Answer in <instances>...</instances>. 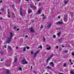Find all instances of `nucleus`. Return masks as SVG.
<instances>
[{
	"mask_svg": "<svg viewBox=\"0 0 74 74\" xmlns=\"http://www.w3.org/2000/svg\"><path fill=\"white\" fill-rule=\"evenodd\" d=\"M25 64H27V62L25 61Z\"/></svg>",
	"mask_w": 74,
	"mask_h": 74,
	"instance_id": "nucleus-36",
	"label": "nucleus"
},
{
	"mask_svg": "<svg viewBox=\"0 0 74 74\" xmlns=\"http://www.w3.org/2000/svg\"><path fill=\"white\" fill-rule=\"evenodd\" d=\"M41 8L39 9L38 10V14H41Z\"/></svg>",
	"mask_w": 74,
	"mask_h": 74,
	"instance_id": "nucleus-6",
	"label": "nucleus"
},
{
	"mask_svg": "<svg viewBox=\"0 0 74 74\" xmlns=\"http://www.w3.org/2000/svg\"><path fill=\"white\" fill-rule=\"evenodd\" d=\"M71 74H74V71H71L70 72Z\"/></svg>",
	"mask_w": 74,
	"mask_h": 74,
	"instance_id": "nucleus-15",
	"label": "nucleus"
},
{
	"mask_svg": "<svg viewBox=\"0 0 74 74\" xmlns=\"http://www.w3.org/2000/svg\"><path fill=\"white\" fill-rule=\"evenodd\" d=\"M61 33V32H59V33H57L58 36H60V34Z\"/></svg>",
	"mask_w": 74,
	"mask_h": 74,
	"instance_id": "nucleus-13",
	"label": "nucleus"
},
{
	"mask_svg": "<svg viewBox=\"0 0 74 74\" xmlns=\"http://www.w3.org/2000/svg\"><path fill=\"white\" fill-rule=\"evenodd\" d=\"M31 69H33V66H31Z\"/></svg>",
	"mask_w": 74,
	"mask_h": 74,
	"instance_id": "nucleus-48",
	"label": "nucleus"
},
{
	"mask_svg": "<svg viewBox=\"0 0 74 74\" xmlns=\"http://www.w3.org/2000/svg\"><path fill=\"white\" fill-rule=\"evenodd\" d=\"M52 26V23H50L47 26L48 27H51Z\"/></svg>",
	"mask_w": 74,
	"mask_h": 74,
	"instance_id": "nucleus-8",
	"label": "nucleus"
},
{
	"mask_svg": "<svg viewBox=\"0 0 74 74\" xmlns=\"http://www.w3.org/2000/svg\"><path fill=\"white\" fill-rule=\"evenodd\" d=\"M3 19V18L2 17H1L0 19Z\"/></svg>",
	"mask_w": 74,
	"mask_h": 74,
	"instance_id": "nucleus-52",
	"label": "nucleus"
},
{
	"mask_svg": "<svg viewBox=\"0 0 74 74\" xmlns=\"http://www.w3.org/2000/svg\"><path fill=\"white\" fill-rule=\"evenodd\" d=\"M45 74H48V73H46Z\"/></svg>",
	"mask_w": 74,
	"mask_h": 74,
	"instance_id": "nucleus-64",
	"label": "nucleus"
},
{
	"mask_svg": "<svg viewBox=\"0 0 74 74\" xmlns=\"http://www.w3.org/2000/svg\"><path fill=\"white\" fill-rule=\"evenodd\" d=\"M53 37H54V38H55L56 37V35H53Z\"/></svg>",
	"mask_w": 74,
	"mask_h": 74,
	"instance_id": "nucleus-35",
	"label": "nucleus"
},
{
	"mask_svg": "<svg viewBox=\"0 0 74 74\" xmlns=\"http://www.w3.org/2000/svg\"><path fill=\"white\" fill-rule=\"evenodd\" d=\"M71 64H73V63L72 62H71Z\"/></svg>",
	"mask_w": 74,
	"mask_h": 74,
	"instance_id": "nucleus-54",
	"label": "nucleus"
},
{
	"mask_svg": "<svg viewBox=\"0 0 74 74\" xmlns=\"http://www.w3.org/2000/svg\"><path fill=\"white\" fill-rule=\"evenodd\" d=\"M19 69L20 71H22V68L21 67H20L19 68Z\"/></svg>",
	"mask_w": 74,
	"mask_h": 74,
	"instance_id": "nucleus-23",
	"label": "nucleus"
},
{
	"mask_svg": "<svg viewBox=\"0 0 74 74\" xmlns=\"http://www.w3.org/2000/svg\"><path fill=\"white\" fill-rule=\"evenodd\" d=\"M27 37H28V36L27 35H26L25 36V38H27Z\"/></svg>",
	"mask_w": 74,
	"mask_h": 74,
	"instance_id": "nucleus-42",
	"label": "nucleus"
},
{
	"mask_svg": "<svg viewBox=\"0 0 74 74\" xmlns=\"http://www.w3.org/2000/svg\"><path fill=\"white\" fill-rule=\"evenodd\" d=\"M28 12L29 14H30V13H32V10H28Z\"/></svg>",
	"mask_w": 74,
	"mask_h": 74,
	"instance_id": "nucleus-9",
	"label": "nucleus"
},
{
	"mask_svg": "<svg viewBox=\"0 0 74 74\" xmlns=\"http://www.w3.org/2000/svg\"><path fill=\"white\" fill-rule=\"evenodd\" d=\"M67 2H68V1H65L64 2V4H65L66 3H67Z\"/></svg>",
	"mask_w": 74,
	"mask_h": 74,
	"instance_id": "nucleus-29",
	"label": "nucleus"
},
{
	"mask_svg": "<svg viewBox=\"0 0 74 74\" xmlns=\"http://www.w3.org/2000/svg\"><path fill=\"white\" fill-rule=\"evenodd\" d=\"M8 11H10V10H9V9H8Z\"/></svg>",
	"mask_w": 74,
	"mask_h": 74,
	"instance_id": "nucleus-55",
	"label": "nucleus"
},
{
	"mask_svg": "<svg viewBox=\"0 0 74 74\" xmlns=\"http://www.w3.org/2000/svg\"><path fill=\"white\" fill-rule=\"evenodd\" d=\"M62 40H63V38H61L58 40V41L59 42H60V41H62Z\"/></svg>",
	"mask_w": 74,
	"mask_h": 74,
	"instance_id": "nucleus-12",
	"label": "nucleus"
},
{
	"mask_svg": "<svg viewBox=\"0 0 74 74\" xmlns=\"http://www.w3.org/2000/svg\"><path fill=\"white\" fill-rule=\"evenodd\" d=\"M64 52H65V53H67V52H68V51L66 50Z\"/></svg>",
	"mask_w": 74,
	"mask_h": 74,
	"instance_id": "nucleus-30",
	"label": "nucleus"
},
{
	"mask_svg": "<svg viewBox=\"0 0 74 74\" xmlns=\"http://www.w3.org/2000/svg\"><path fill=\"white\" fill-rule=\"evenodd\" d=\"M30 30L31 32H32V33H34V30L33 29V28H31L30 29Z\"/></svg>",
	"mask_w": 74,
	"mask_h": 74,
	"instance_id": "nucleus-4",
	"label": "nucleus"
},
{
	"mask_svg": "<svg viewBox=\"0 0 74 74\" xmlns=\"http://www.w3.org/2000/svg\"><path fill=\"white\" fill-rule=\"evenodd\" d=\"M42 16H44V14H43Z\"/></svg>",
	"mask_w": 74,
	"mask_h": 74,
	"instance_id": "nucleus-60",
	"label": "nucleus"
},
{
	"mask_svg": "<svg viewBox=\"0 0 74 74\" xmlns=\"http://www.w3.org/2000/svg\"><path fill=\"white\" fill-rule=\"evenodd\" d=\"M64 22H66L67 21V19L66 18H65L64 19Z\"/></svg>",
	"mask_w": 74,
	"mask_h": 74,
	"instance_id": "nucleus-11",
	"label": "nucleus"
},
{
	"mask_svg": "<svg viewBox=\"0 0 74 74\" xmlns=\"http://www.w3.org/2000/svg\"><path fill=\"white\" fill-rule=\"evenodd\" d=\"M40 4H41V3H39V5H40Z\"/></svg>",
	"mask_w": 74,
	"mask_h": 74,
	"instance_id": "nucleus-61",
	"label": "nucleus"
},
{
	"mask_svg": "<svg viewBox=\"0 0 74 74\" xmlns=\"http://www.w3.org/2000/svg\"><path fill=\"white\" fill-rule=\"evenodd\" d=\"M20 14L21 15V16H23V14L22 12H20Z\"/></svg>",
	"mask_w": 74,
	"mask_h": 74,
	"instance_id": "nucleus-19",
	"label": "nucleus"
},
{
	"mask_svg": "<svg viewBox=\"0 0 74 74\" xmlns=\"http://www.w3.org/2000/svg\"><path fill=\"white\" fill-rule=\"evenodd\" d=\"M38 48H41V49H42V46H40Z\"/></svg>",
	"mask_w": 74,
	"mask_h": 74,
	"instance_id": "nucleus-25",
	"label": "nucleus"
},
{
	"mask_svg": "<svg viewBox=\"0 0 74 74\" xmlns=\"http://www.w3.org/2000/svg\"><path fill=\"white\" fill-rule=\"evenodd\" d=\"M58 19H60V17L59 16H58Z\"/></svg>",
	"mask_w": 74,
	"mask_h": 74,
	"instance_id": "nucleus-49",
	"label": "nucleus"
},
{
	"mask_svg": "<svg viewBox=\"0 0 74 74\" xmlns=\"http://www.w3.org/2000/svg\"><path fill=\"white\" fill-rule=\"evenodd\" d=\"M47 47H47V49H48V50H50L51 48V47L49 46V45H47Z\"/></svg>",
	"mask_w": 74,
	"mask_h": 74,
	"instance_id": "nucleus-7",
	"label": "nucleus"
},
{
	"mask_svg": "<svg viewBox=\"0 0 74 74\" xmlns=\"http://www.w3.org/2000/svg\"><path fill=\"white\" fill-rule=\"evenodd\" d=\"M49 60H48V59H47V60L46 61H47V63H48Z\"/></svg>",
	"mask_w": 74,
	"mask_h": 74,
	"instance_id": "nucleus-38",
	"label": "nucleus"
},
{
	"mask_svg": "<svg viewBox=\"0 0 74 74\" xmlns=\"http://www.w3.org/2000/svg\"><path fill=\"white\" fill-rule=\"evenodd\" d=\"M72 55L73 56H74V53L73 52L72 53Z\"/></svg>",
	"mask_w": 74,
	"mask_h": 74,
	"instance_id": "nucleus-32",
	"label": "nucleus"
},
{
	"mask_svg": "<svg viewBox=\"0 0 74 74\" xmlns=\"http://www.w3.org/2000/svg\"><path fill=\"white\" fill-rule=\"evenodd\" d=\"M20 10V12H22V10H23L22 8H21Z\"/></svg>",
	"mask_w": 74,
	"mask_h": 74,
	"instance_id": "nucleus-24",
	"label": "nucleus"
},
{
	"mask_svg": "<svg viewBox=\"0 0 74 74\" xmlns=\"http://www.w3.org/2000/svg\"><path fill=\"white\" fill-rule=\"evenodd\" d=\"M50 64H53V63L52 62H51L50 63Z\"/></svg>",
	"mask_w": 74,
	"mask_h": 74,
	"instance_id": "nucleus-31",
	"label": "nucleus"
},
{
	"mask_svg": "<svg viewBox=\"0 0 74 74\" xmlns=\"http://www.w3.org/2000/svg\"><path fill=\"white\" fill-rule=\"evenodd\" d=\"M6 74H11V72L9 71V70H7L6 72Z\"/></svg>",
	"mask_w": 74,
	"mask_h": 74,
	"instance_id": "nucleus-3",
	"label": "nucleus"
},
{
	"mask_svg": "<svg viewBox=\"0 0 74 74\" xmlns=\"http://www.w3.org/2000/svg\"><path fill=\"white\" fill-rule=\"evenodd\" d=\"M8 48L10 49V50H11V46H8Z\"/></svg>",
	"mask_w": 74,
	"mask_h": 74,
	"instance_id": "nucleus-16",
	"label": "nucleus"
},
{
	"mask_svg": "<svg viewBox=\"0 0 74 74\" xmlns=\"http://www.w3.org/2000/svg\"><path fill=\"white\" fill-rule=\"evenodd\" d=\"M25 61H26V60L25 59H23V60L22 61V62H25Z\"/></svg>",
	"mask_w": 74,
	"mask_h": 74,
	"instance_id": "nucleus-18",
	"label": "nucleus"
},
{
	"mask_svg": "<svg viewBox=\"0 0 74 74\" xmlns=\"http://www.w3.org/2000/svg\"><path fill=\"white\" fill-rule=\"evenodd\" d=\"M23 51H26V47H24L23 49Z\"/></svg>",
	"mask_w": 74,
	"mask_h": 74,
	"instance_id": "nucleus-21",
	"label": "nucleus"
},
{
	"mask_svg": "<svg viewBox=\"0 0 74 74\" xmlns=\"http://www.w3.org/2000/svg\"><path fill=\"white\" fill-rule=\"evenodd\" d=\"M8 18H10V16L9 15H8Z\"/></svg>",
	"mask_w": 74,
	"mask_h": 74,
	"instance_id": "nucleus-45",
	"label": "nucleus"
},
{
	"mask_svg": "<svg viewBox=\"0 0 74 74\" xmlns=\"http://www.w3.org/2000/svg\"><path fill=\"white\" fill-rule=\"evenodd\" d=\"M51 59V57H49L48 58V59L49 60H50Z\"/></svg>",
	"mask_w": 74,
	"mask_h": 74,
	"instance_id": "nucleus-33",
	"label": "nucleus"
},
{
	"mask_svg": "<svg viewBox=\"0 0 74 74\" xmlns=\"http://www.w3.org/2000/svg\"><path fill=\"white\" fill-rule=\"evenodd\" d=\"M8 14H10V12H8Z\"/></svg>",
	"mask_w": 74,
	"mask_h": 74,
	"instance_id": "nucleus-59",
	"label": "nucleus"
},
{
	"mask_svg": "<svg viewBox=\"0 0 74 74\" xmlns=\"http://www.w3.org/2000/svg\"><path fill=\"white\" fill-rule=\"evenodd\" d=\"M56 48L57 49H58L59 48V47H58V46H56Z\"/></svg>",
	"mask_w": 74,
	"mask_h": 74,
	"instance_id": "nucleus-41",
	"label": "nucleus"
},
{
	"mask_svg": "<svg viewBox=\"0 0 74 74\" xmlns=\"http://www.w3.org/2000/svg\"><path fill=\"white\" fill-rule=\"evenodd\" d=\"M22 64H23V65L25 64V63H22Z\"/></svg>",
	"mask_w": 74,
	"mask_h": 74,
	"instance_id": "nucleus-47",
	"label": "nucleus"
},
{
	"mask_svg": "<svg viewBox=\"0 0 74 74\" xmlns=\"http://www.w3.org/2000/svg\"><path fill=\"white\" fill-rule=\"evenodd\" d=\"M1 12H0V15H1Z\"/></svg>",
	"mask_w": 74,
	"mask_h": 74,
	"instance_id": "nucleus-56",
	"label": "nucleus"
},
{
	"mask_svg": "<svg viewBox=\"0 0 74 74\" xmlns=\"http://www.w3.org/2000/svg\"><path fill=\"white\" fill-rule=\"evenodd\" d=\"M4 10V9H1V11H3Z\"/></svg>",
	"mask_w": 74,
	"mask_h": 74,
	"instance_id": "nucleus-22",
	"label": "nucleus"
},
{
	"mask_svg": "<svg viewBox=\"0 0 74 74\" xmlns=\"http://www.w3.org/2000/svg\"><path fill=\"white\" fill-rule=\"evenodd\" d=\"M53 54L51 55L50 57V58H52V56H53Z\"/></svg>",
	"mask_w": 74,
	"mask_h": 74,
	"instance_id": "nucleus-27",
	"label": "nucleus"
},
{
	"mask_svg": "<svg viewBox=\"0 0 74 74\" xmlns=\"http://www.w3.org/2000/svg\"><path fill=\"white\" fill-rule=\"evenodd\" d=\"M45 38L44 37L43 39V41H45Z\"/></svg>",
	"mask_w": 74,
	"mask_h": 74,
	"instance_id": "nucleus-28",
	"label": "nucleus"
},
{
	"mask_svg": "<svg viewBox=\"0 0 74 74\" xmlns=\"http://www.w3.org/2000/svg\"><path fill=\"white\" fill-rule=\"evenodd\" d=\"M26 1H29V0H25Z\"/></svg>",
	"mask_w": 74,
	"mask_h": 74,
	"instance_id": "nucleus-50",
	"label": "nucleus"
},
{
	"mask_svg": "<svg viewBox=\"0 0 74 74\" xmlns=\"http://www.w3.org/2000/svg\"><path fill=\"white\" fill-rule=\"evenodd\" d=\"M19 30V28H18L17 29H16V30H17V31H18Z\"/></svg>",
	"mask_w": 74,
	"mask_h": 74,
	"instance_id": "nucleus-44",
	"label": "nucleus"
},
{
	"mask_svg": "<svg viewBox=\"0 0 74 74\" xmlns=\"http://www.w3.org/2000/svg\"><path fill=\"white\" fill-rule=\"evenodd\" d=\"M26 48H27V49H30V47H29L28 46Z\"/></svg>",
	"mask_w": 74,
	"mask_h": 74,
	"instance_id": "nucleus-26",
	"label": "nucleus"
},
{
	"mask_svg": "<svg viewBox=\"0 0 74 74\" xmlns=\"http://www.w3.org/2000/svg\"><path fill=\"white\" fill-rule=\"evenodd\" d=\"M43 27V26L42 25L40 27V29H42Z\"/></svg>",
	"mask_w": 74,
	"mask_h": 74,
	"instance_id": "nucleus-40",
	"label": "nucleus"
},
{
	"mask_svg": "<svg viewBox=\"0 0 74 74\" xmlns=\"http://www.w3.org/2000/svg\"><path fill=\"white\" fill-rule=\"evenodd\" d=\"M34 53V52L33 51H31V53H32V54H33V53Z\"/></svg>",
	"mask_w": 74,
	"mask_h": 74,
	"instance_id": "nucleus-39",
	"label": "nucleus"
},
{
	"mask_svg": "<svg viewBox=\"0 0 74 74\" xmlns=\"http://www.w3.org/2000/svg\"><path fill=\"white\" fill-rule=\"evenodd\" d=\"M56 25H57V24H59L60 25H62L63 24V22H58L57 23H56Z\"/></svg>",
	"mask_w": 74,
	"mask_h": 74,
	"instance_id": "nucleus-5",
	"label": "nucleus"
},
{
	"mask_svg": "<svg viewBox=\"0 0 74 74\" xmlns=\"http://www.w3.org/2000/svg\"><path fill=\"white\" fill-rule=\"evenodd\" d=\"M18 47H16V49H18Z\"/></svg>",
	"mask_w": 74,
	"mask_h": 74,
	"instance_id": "nucleus-57",
	"label": "nucleus"
},
{
	"mask_svg": "<svg viewBox=\"0 0 74 74\" xmlns=\"http://www.w3.org/2000/svg\"><path fill=\"white\" fill-rule=\"evenodd\" d=\"M0 3H2V1H1L0 2Z\"/></svg>",
	"mask_w": 74,
	"mask_h": 74,
	"instance_id": "nucleus-58",
	"label": "nucleus"
},
{
	"mask_svg": "<svg viewBox=\"0 0 74 74\" xmlns=\"http://www.w3.org/2000/svg\"><path fill=\"white\" fill-rule=\"evenodd\" d=\"M46 69H51V67L49 66H48L46 67Z\"/></svg>",
	"mask_w": 74,
	"mask_h": 74,
	"instance_id": "nucleus-14",
	"label": "nucleus"
},
{
	"mask_svg": "<svg viewBox=\"0 0 74 74\" xmlns=\"http://www.w3.org/2000/svg\"><path fill=\"white\" fill-rule=\"evenodd\" d=\"M69 61L70 63H71V59L69 60Z\"/></svg>",
	"mask_w": 74,
	"mask_h": 74,
	"instance_id": "nucleus-37",
	"label": "nucleus"
},
{
	"mask_svg": "<svg viewBox=\"0 0 74 74\" xmlns=\"http://www.w3.org/2000/svg\"><path fill=\"white\" fill-rule=\"evenodd\" d=\"M33 8H34V9H35V10H36L37 8L36 7H35V6H34L33 7Z\"/></svg>",
	"mask_w": 74,
	"mask_h": 74,
	"instance_id": "nucleus-17",
	"label": "nucleus"
},
{
	"mask_svg": "<svg viewBox=\"0 0 74 74\" xmlns=\"http://www.w3.org/2000/svg\"><path fill=\"white\" fill-rule=\"evenodd\" d=\"M34 6H33L32 4L29 5V7L31 8H33V7Z\"/></svg>",
	"mask_w": 74,
	"mask_h": 74,
	"instance_id": "nucleus-10",
	"label": "nucleus"
},
{
	"mask_svg": "<svg viewBox=\"0 0 74 74\" xmlns=\"http://www.w3.org/2000/svg\"><path fill=\"white\" fill-rule=\"evenodd\" d=\"M38 53V51H37L34 54V58H36V55H37V54Z\"/></svg>",
	"mask_w": 74,
	"mask_h": 74,
	"instance_id": "nucleus-2",
	"label": "nucleus"
},
{
	"mask_svg": "<svg viewBox=\"0 0 74 74\" xmlns=\"http://www.w3.org/2000/svg\"><path fill=\"white\" fill-rule=\"evenodd\" d=\"M62 47L63 48H64V46H62Z\"/></svg>",
	"mask_w": 74,
	"mask_h": 74,
	"instance_id": "nucleus-51",
	"label": "nucleus"
},
{
	"mask_svg": "<svg viewBox=\"0 0 74 74\" xmlns=\"http://www.w3.org/2000/svg\"><path fill=\"white\" fill-rule=\"evenodd\" d=\"M52 66H54V65H53V64H52Z\"/></svg>",
	"mask_w": 74,
	"mask_h": 74,
	"instance_id": "nucleus-53",
	"label": "nucleus"
},
{
	"mask_svg": "<svg viewBox=\"0 0 74 74\" xmlns=\"http://www.w3.org/2000/svg\"><path fill=\"white\" fill-rule=\"evenodd\" d=\"M2 60H1V61H2Z\"/></svg>",
	"mask_w": 74,
	"mask_h": 74,
	"instance_id": "nucleus-62",
	"label": "nucleus"
},
{
	"mask_svg": "<svg viewBox=\"0 0 74 74\" xmlns=\"http://www.w3.org/2000/svg\"><path fill=\"white\" fill-rule=\"evenodd\" d=\"M10 38H8L7 39H6V42H7V43H9L10 42H11V39L13 36L12 33V32H10Z\"/></svg>",
	"mask_w": 74,
	"mask_h": 74,
	"instance_id": "nucleus-1",
	"label": "nucleus"
},
{
	"mask_svg": "<svg viewBox=\"0 0 74 74\" xmlns=\"http://www.w3.org/2000/svg\"><path fill=\"white\" fill-rule=\"evenodd\" d=\"M14 29H16V27H14Z\"/></svg>",
	"mask_w": 74,
	"mask_h": 74,
	"instance_id": "nucleus-46",
	"label": "nucleus"
},
{
	"mask_svg": "<svg viewBox=\"0 0 74 74\" xmlns=\"http://www.w3.org/2000/svg\"><path fill=\"white\" fill-rule=\"evenodd\" d=\"M18 61V60H17V59L15 58L14 60V62H17Z\"/></svg>",
	"mask_w": 74,
	"mask_h": 74,
	"instance_id": "nucleus-20",
	"label": "nucleus"
},
{
	"mask_svg": "<svg viewBox=\"0 0 74 74\" xmlns=\"http://www.w3.org/2000/svg\"><path fill=\"white\" fill-rule=\"evenodd\" d=\"M38 1H40V0H37Z\"/></svg>",
	"mask_w": 74,
	"mask_h": 74,
	"instance_id": "nucleus-63",
	"label": "nucleus"
},
{
	"mask_svg": "<svg viewBox=\"0 0 74 74\" xmlns=\"http://www.w3.org/2000/svg\"><path fill=\"white\" fill-rule=\"evenodd\" d=\"M66 64H64L63 65V66H64V67H66Z\"/></svg>",
	"mask_w": 74,
	"mask_h": 74,
	"instance_id": "nucleus-34",
	"label": "nucleus"
},
{
	"mask_svg": "<svg viewBox=\"0 0 74 74\" xmlns=\"http://www.w3.org/2000/svg\"><path fill=\"white\" fill-rule=\"evenodd\" d=\"M45 17H44V18H43L42 19H43L44 20V19H45Z\"/></svg>",
	"mask_w": 74,
	"mask_h": 74,
	"instance_id": "nucleus-43",
	"label": "nucleus"
}]
</instances>
